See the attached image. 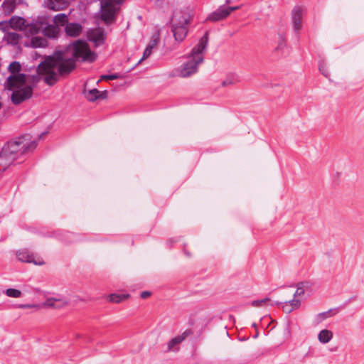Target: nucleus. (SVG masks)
Segmentation results:
<instances>
[{"label":"nucleus","mask_w":364,"mask_h":364,"mask_svg":"<svg viewBox=\"0 0 364 364\" xmlns=\"http://www.w3.org/2000/svg\"><path fill=\"white\" fill-rule=\"evenodd\" d=\"M66 52L73 58H66L62 51H58L38 65V73L45 75L47 85H53L58 81L60 75L70 73L75 68L76 60L91 63L96 59V54L85 41L81 40L70 44Z\"/></svg>","instance_id":"f257e3e1"},{"label":"nucleus","mask_w":364,"mask_h":364,"mask_svg":"<svg viewBox=\"0 0 364 364\" xmlns=\"http://www.w3.org/2000/svg\"><path fill=\"white\" fill-rule=\"evenodd\" d=\"M21 70V64L14 61L8 68L11 75L7 77L4 85L6 90L12 91L11 100L14 105H19L22 102L29 99L33 95V90L40 80V76L45 75L38 73L37 75H26L20 73Z\"/></svg>","instance_id":"f03ea898"},{"label":"nucleus","mask_w":364,"mask_h":364,"mask_svg":"<svg viewBox=\"0 0 364 364\" xmlns=\"http://www.w3.org/2000/svg\"><path fill=\"white\" fill-rule=\"evenodd\" d=\"M208 43V35L206 32L199 42L191 50V53L184 56L186 61L176 70V74L181 77H189L198 71L199 66L204 61V55Z\"/></svg>","instance_id":"7ed1b4c3"},{"label":"nucleus","mask_w":364,"mask_h":364,"mask_svg":"<svg viewBox=\"0 0 364 364\" xmlns=\"http://www.w3.org/2000/svg\"><path fill=\"white\" fill-rule=\"evenodd\" d=\"M36 142L31 141L29 144L25 143L24 136L17 140L6 144L0 152V166L2 170H6L17 159V156L35 149Z\"/></svg>","instance_id":"20e7f679"},{"label":"nucleus","mask_w":364,"mask_h":364,"mask_svg":"<svg viewBox=\"0 0 364 364\" xmlns=\"http://www.w3.org/2000/svg\"><path fill=\"white\" fill-rule=\"evenodd\" d=\"M8 29L24 31L25 35L28 37L40 33L42 29V23L38 21L30 23L23 17L13 16L9 20L0 21V31H6Z\"/></svg>","instance_id":"39448f33"},{"label":"nucleus","mask_w":364,"mask_h":364,"mask_svg":"<svg viewBox=\"0 0 364 364\" xmlns=\"http://www.w3.org/2000/svg\"><path fill=\"white\" fill-rule=\"evenodd\" d=\"M190 23V16L188 14L176 11L171 19V31L175 41L182 42L188 34V26Z\"/></svg>","instance_id":"423d86ee"},{"label":"nucleus","mask_w":364,"mask_h":364,"mask_svg":"<svg viewBox=\"0 0 364 364\" xmlns=\"http://www.w3.org/2000/svg\"><path fill=\"white\" fill-rule=\"evenodd\" d=\"M123 0H101V18L106 24H110L115 21V16L119 9V4Z\"/></svg>","instance_id":"0eeeda50"},{"label":"nucleus","mask_w":364,"mask_h":364,"mask_svg":"<svg viewBox=\"0 0 364 364\" xmlns=\"http://www.w3.org/2000/svg\"><path fill=\"white\" fill-rule=\"evenodd\" d=\"M16 257L19 261L23 262L33 263L36 265L40 266L45 264L44 261L41 259L38 258L36 259L34 255L26 249L17 251Z\"/></svg>","instance_id":"6e6552de"},{"label":"nucleus","mask_w":364,"mask_h":364,"mask_svg":"<svg viewBox=\"0 0 364 364\" xmlns=\"http://www.w3.org/2000/svg\"><path fill=\"white\" fill-rule=\"evenodd\" d=\"M105 33L102 28H97L89 32L88 38L97 46L102 45L105 40Z\"/></svg>","instance_id":"1a4fd4ad"},{"label":"nucleus","mask_w":364,"mask_h":364,"mask_svg":"<svg viewBox=\"0 0 364 364\" xmlns=\"http://www.w3.org/2000/svg\"><path fill=\"white\" fill-rule=\"evenodd\" d=\"M82 31V26L79 23H67L65 26V32L67 36L76 38Z\"/></svg>","instance_id":"9d476101"},{"label":"nucleus","mask_w":364,"mask_h":364,"mask_svg":"<svg viewBox=\"0 0 364 364\" xmlns=\"http://www.w3.org/2000/svg\"><path fill=\"white\" fill-rule=\"evenodd\" d=\"M68 304V301L63 298H48L42 304L44 307H51L54 309H60Z\"/></svg>","instance_id":"9b49d317"},{"label":"nucleus","mask_w":364,"mask_h":364,"mask_svg":"<svg viewBox=\"0 0 364 364\" xmlns=\"http://www.w3.org/2000/svg\"><path fill=\"white\" fill-rule=\"evenodd\" d=\"M228 16V12L226 6H220L218 9L208 15L206 20L210 21H219Z\"/></svg>","instance_id":"f8f14e48"},{"label":"nucleus","mask_w":364,"mask_h":364,"mask_svg":"<svg viewBox=\"0 0 364 364\" xmlns=\"http://www.w3.org/2000/svg\"><path fill=\"white\" fill-rule=\"evenodd\" d=\"M10 30L11 29L1 31L4 33L3 40L9 45L16 46L18 44L20 40L21 39V35L16 32L11 31Z\"/></svg>","instance_id":"ddd939ff"},{"label":"nucleus","mask_w":364,"mask_h":364,"mask_svg":"<svg viewBox=\"0 0 364 364\" xmlns=\"http://www.w3.org/2000/svg\"><path fill=\"white\" fill-rule=\"evenodd\" d=\"M303 9L299 6H295L292 10V22L296 31L301 28V18Z\"/></svg>","instance_id":"4468645a"},{"label":"nucleus","mask_w":364,"mask_h":364,"mask_svg":"<svg viewBox=\"0 0 364 364\" xmlns=\"http://www.w3.org/2000/svg\"><path fill=\"white\" fill-rule=\"evenodd\" d=\"M41 31L46 37L52 39L57 38L60 35L59 27L54 25H48L43 28V24L42 23V29L40 32Z\"/></svg>","instance_id":"2eb2a0df"},{"label":"nucleus","mask_w":364,"mask_h":364,"mask_svg":"<svg viewBox=\"0 0 364 364\" xmlns=\"http://www.w3.org/2000/svg\"><path fill=\"white\" fill-rule=\"evenodd\" d=\"M31 38L30 42L28 44H26V46H30L33 48H45L48 45L47 40L41 36H30Z\"/></svg>","instance_id":"dca6fc26"},{"label":"nucleus","mask_w":364,"mask_h":364,"mask_svg":"<svg viewBox=\"0 0 364 364\" xmlns=\"http://www.w3.org/2000/svg\"><path fill=\"white\" fill-rule=\"evenodd\" d=\"M67 5L65 0H45V6L53 11L63 9Z\"/></svg>","instance_id":"f3484780"},{"label":"nucleus","mask_w":364,"mask_h":364,"mask_svg":"<svg viewBox=\"0 0 364 364\" xmlns=\"http://www.w3.org/2000/svg\"><path fill=\"white\" fill-rule=\"evenodd\" d=\"M333 316L332 314V310L330 309L327 311L318 313L314 316V317L312 319V325L314 327L318 326L319 324L323 323L324 321L328 319V318L331 317Z\"/></svg>","instance_id":"a211bd4d"},{"label":"nucleus","mask_w":364,"mask_h":364,"mask_svg":"<svg viewBox=\"0 0 364 364\" xmlns=\"http://www.w3.org/2000/svg\"><path fill=\"white\" fill-rule=\"evenodd\" d=\"M333 337V333L331 330L322 329L318 333L317 338L318 341L322 344L329 343Z\"/></svg>","instance_id":"6ab92c4d"},{"label":"nucleus","mask_w":364,"mask_h":364,"mask_svg":"<svg viewBox=\"0 0 364 364\" xmlns=\"http://www.w3.org/2000/svg\"><path fill=\"white\" fill-rule=\"evenodd\" d=\"M16 6L15 0H4L1 7L4 14L10 15L14 11Z\"/></svg>","instance_id":"aec40b11"},{"label":"nucleus","mask_w":364,"mask_h":364,"mask_svg":"<svg viewBox=\"0 0 364 364\" xmlns=\"http://www.w3.org/2000/svg\"><path fill=\"white\" fill-rule=\"evenodd\" d=\"M274 304L272 303L270 298L265 297L262 299L254 300L250 302V305L252 307L261 308L267 306H273Z\"/></svg>","instance_id":"412c9836"},{"label":"nucleus","mask_w":364,"mask_h":364,"mask_svg":"<svg viewBox=\"0 0 364 364\" xmlns=\"http://www.w3.org/2000/svg\"><path fill=\"white\" fill-rule=\"evenodd\" d=\"M129 297V294H111L108 296L107 300L109 302L118 304L128 299Z\"/></svg>","instance_id":"4be33fe9"},{"label":"nucleus","mask_w":364,"mask_h":364,"mask_svg":"<svg viewBox=\"0 0 364 364\" xmlns=\"http://www.w3.org/2000/svg\"><path fill=\"white\" fill-rule=\"evenodd\" d=\"M186 336V333H184L183 335L178 336L170 340L168 343V350H173L174 346L181 343Z\"/></svg>","instance_id":"5701e85b"},{"label":"nucleus","mask_w":364,"mask_h":364,"mask_svg":"<svg viewBox=\"0 0 364 364\" xmlns=\"http://www.w3.org/2000/svg\"><path fill=\"white\" fill-rule=\"evenodd\" d=\"M309 287L308 282H301L297 285L296 291L294 294V297H301L304 295L306 290Z\"/></svg>","instance_id":"b1692460"},{"label":"nucleus","mask_w":364,"mask_h":364,"mask_svg":"<svg viewBox=\"0 0 364 364\" xmlns=\"http://www.w3.org/2000/svg\"><path fill=\"white\" fill-rule=\"evenodd\" d=\"M53 23L56 25L55 26L58 27L59 26H65V24L68 23L67 15L65 14H58L55 15L53 17Z\"/></svg>","instance_id":"393cba45"},{"label":"nucleus","mask_w":364,"mask_h":364,"mask_svg":"<svg viewBox=\"0 0 364 364\" xmlns=\"http://www.w3.org/2000/svg\"><path fill=\"white\" fill-rule=\"evenodd\" d=\"M3 293L8 297L14 299H18L22 296V292L20 290L14 288L6 289L3 291Z\"/></svg>","instance_id":"a878e982"},{"label":"nucleus","mask_w":364,"mask_h":364,"mask_svg":"<svg viewBox=\"0 0 364 364\" xmlns=\"http://www.w3.org/2000/svg\"><path fill=\"white\" fill-rule=\"evenodd\" d=\"M160 37H159V33L156 32L153 36H151V38L146 47V48H149L150 50H153L159 42Z\"/></svg>","instance_id":"bb28decb"},{"label":"nucleus","mask_w":364,"mask_h":364,"mask_svg":"<svg viewBox=\"0 0 364 364\" xmlns=\"http://www.w3.org/2000/svg\"><path fill=\"white\" fill-rule=\"evenodd\" d=\"M85 97L89 101L93 102L95 100L99 99V90L97 89L90 90L85 93Z\"/></svg>","instance_id":"cd10ccee"},{"label":"nucleus","mask_w":364,"mask_h":364,"mask_svg":"<svg viewBox=\"0 0 364 364\" xmlns=\"http://www.w3.org/2000/svg\"><path fill=\"white\" fill-rule=\"evenodd\" d=\"M237 82L236 77L233 75L228 76L225 80L222 82V86L226 87L231 85H234Z\"/></svg>","instance_id":"c85d7f7f"},{"label":"nucleus","mask_w":364,"mask_h":364,"mask_svg":"<svg viewBox=\"0 0 364 364\" xmlns=\"http://www.w3.org/2000/svg\"><path fill=\"white\" fill-rule=\"evenodd\" d=\"M279 304V303H275L274 304L277 305ZM281 304H282V308L284 312H285L287 314H289L294 311L293 308L289 305V304H288L287 301H285V302L281 303Z\"/></svg>","instance_id":"c756f323"},{"label":"nucleus","mask_w":364,"mask_h":364,"mask_svg":"<svg viewBox=\"0 0 364 364\" xmlns=\"http://www.w3.org/2000/svg\"><path fill=\"white\" fill-rule=\"evenodd\" d=\"M287 302L293 308L294 310L297 309L301 305L300 300L298 299H296V297H294L293 299H291Z\"/></svg>","instance_id":"7c9ffc66"},{"label":"nucleus","mask_w":364,"mask_h":364,"mask_svg":"<svg viewBox=\"0 0 364 364\" xmlns=\"http://www.w3.org/2000/svg\"><path fill=\"white\" fill-rule=\"evenodd\" d=\"M19 309H36L38 310L40 309V306L38 304H19L18 306Z\"/></svg>","instance_id":"2f4dec72"},{"label":"nucleus","mask_w":364,"mask_h":364,"mask_svg":"<svg viewBox=\"0 0 364 364\" xmlns=\"http://www.w3.org/2000/svg\"><path fill=\"white\" fill-rule=\"evenodd\" d=\"M119 77V75L117 74H112V75H102L100 79L101 80H113L118 79Z\"/></svg>","instance_id":"473e14b6"},{"label":"nucleus","mask_w":364,"mask_h":364,"mask_svg":"<svg viewBox=\"0 0 364 364\" xmlns=\"http://www.w3.org/2000/svg\"><path fill=\"white\" fill-rule=\"evenodd\" d=\"M152 53V50H150L149 48H146L145 49L144 53H143V56L142 58L139 60V63H141L142 60L146 59L148 57H149L151 55Z\"/></svg>","instance_id":"72a5a7b5"},{"label":"nucleus","mask_w":364,"mask_h":364,"mask_svg":"<svg viewBox=\"0 0 364 364\" xmlns=\"http://www.w3.org/2000/svg\"><path fill=\"white\" fill-rule=\"evenodd\" d=\"M240 8L239 6H226V10L228 11V16L230 15V14L232 12V11H234L237 9H238Z\"/></svg>","instance_id":"f704fd0d"},{"label":"nucleus","mask_w":364,"mask_h":364,"mask_svg":"<svg viewBox=\"0 0 364 364\" xmlns=\"http://www.w3.org/2000/svg\"><path fill=\"white\" fill-rule=\"evenodd\" d=\"M107 91H103V92H100L99 91V99H105L107 97Z\"/></svg>","instance_id":"c9c22d12"},{"label":"nucleus","mask_w":364,"mask_h":364,"mask_svg":"<svg viewBox=\"0 0 364 364\" xmlns=\"http://www.w3.org/2000/svg\"><path fill=\"white\" fill-rule=\"evenodd\" d=\"M150 294H150V292H149V291H143V292H141V297L142 299H146V298L149 297V296H150Z\"/></svg>","instance_id":"e433bc0d"},{"label":"nucleus","mask_w":364,"mask_h":364,"mask_svg":"<svg viewBox=\"0 0 364 364\" xmlns=\"http://www.w3.org/2000/svg\"><path fill=\"white\" fill-rule=\"evenodd\" d=\"M319 70L322 73L323 75H324L325 76L328 75V73H327L326 69L322 65H320Z\"/></svg>","instance_id":"4c0bfd02"},{"label":"nucleus","mask_w":364,"mask_h":364,"mask_svg":"<svg viewBox=\"0 0 364 364\" xmlns=\"http://www.w3.org/2000/svg\"><path fill=\"white\" fill-rule=\"evenodd\" d=\"M225 3H226V4H230V0H227V1H225Z\"/></svg>","instance_id":"58836bf2"},{"label":"nucleus","mask_w":364,"mask_h":364,"mask_svg":"<svg viewBox=\"0 0 364 364\" xmlns=\"http://www.w3.org/2000/svg\"><path fill=\"white\" fill-rule=\"evenodd\" d=\"M252 326H253V327H255V328H257V325H256V323H254L252 324Z\"/></svg>","instance_id":"ea45409f"},{"label":"nucleus","mask_w":364,"mask_h":364,"mask_svg":"<svg viewBox=\"0 0 364 364\" xmlns=\"http://www.w3.org/2000/svg\"><path fill=\"white\" fill-rule=\"evenodd\" d=\"M257 334H255L254 338H257Z\"/></svg>","instance_id":"a19ab883"},{"label":"nucleus","mask_w":364,"mask_h":364,"mask_svg":"<svg viewBox=\"0 0 364 364\" xmlns=\"http://www.w3.org/2000/svg\"><path fill=\"white\" fill-rule=\"evenodd\" d=\"M1 108V103L0 102V109Z\"/></svg>","instance_id":"79ce46f5"}]
</instances>
